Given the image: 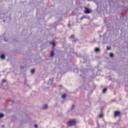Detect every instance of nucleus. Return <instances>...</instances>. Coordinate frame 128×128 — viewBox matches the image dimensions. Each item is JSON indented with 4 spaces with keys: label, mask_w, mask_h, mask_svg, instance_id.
<instances>
[{
    "label": "nucleus",
    "mask_w": 128,
    "mask_h": 128,
    "mask_svg": "<svg viewBox=\"0 0 128 128\" xmlns=\"http://www.w3.org/2000/svg\"><path fill=\"white\" fill-rule=\"evenodd\" d=\"M4 114H0V118H4Z\"/></svg>",
    "instance_id": "9b49d317"
},
{
    "label": "nucleus",
    "mask_w": 128,
    "mask_h": 128,
    "mask_svg": "<svg viewBox=\"0 0 128 128\" xmlns=\"http://www.w3.org/2000/svg\"><path fill=\"white\" fill-rule=\"evenodd\" d=\"M84 13H85V14H90V11L89 10L88 8H85Z\"/></svg>",
    "instance_id": "7ed1b4c3"
},
{
    "label": "nucleus",
    "mask_w": 128,
    "mask_h": 128,
    "mask_svg": "<svg viewBox=\"0 0 128 128\" xmlns=\"http://www.w3.org/2000/svg\"><path fill=\"white\" fill-rule=\"evenodd\" d=\"M84 18H86V16H83L81 17L80 18V20H84Z\"/></svg>",
    "instance_id": "4468645a"
},
{
    "label": "nucleus",
    "mask_w": 128,
    "mask_h": 128,
    "mask_svg": "<svg viewBox=\"0 0 128 128\" xmlns=\"http://www.w3.org/2000/svg\"><path fill=\"white\" fill-rule=\"evenodd\" d=\"M110 58H113L114 57V54L112 53L110 54Z\"/></svg>",
    "instance_id": "ddd939ff"
},
{
    "label": "nucleus",
    "mask_w": 128,
    "mask_h": 128,
    "mask_svg": "<svg viewBox=\"0 0 128 128\" xmlns=\"http://www.w3.org/2000/svg\"><path fill=\"white\" fill-rule=\"evenodd\" d=\"M4 58H5L4 55L2 54L0 56V58H2V60L4 59Z\"/></svg>",
    "instance_id": "9d476101"
},
{
    "label": "nucleus",
    "mask_w": 128,
    "mask_h": 128,
    "mask_svg": "<svg viewBox=\"0 0 128 128\" xmlns=\"http://www.w3.org/2000/svg\"><path fill=\"white\" fill-rule=\"evenodd\" d=\"M66 96V94H64L63 95H62V98H64V100Z\"/></svg>",
    "instance_id": "0eeeda50"
},
{
    "label": "nucleus",
    "mask_w": 128,
    "mask_h": 128,
    "mask_svg": "<svg viewBox=\"0 0 128 128\" xmlns=\"http://www.w3.org/2000/svg\"><path fill=\"white\" fill-rule=\"evenodd\" d=\"M54 56V51H52L50 52V56L52 57Z\"/></svg>",
    "instance_id": "20e7f679"
},
{
    "label": "nucleus",
    "mask_w": 128,
    "mask_h": 128,
    "mask_svg": "<svg viewBox=\"0 0 128 128\" xmlns=\"http://www.w3.org/2000/svg\"><path fill=\"white\" fill-rule=\"evenodd\" d=\"M50 44H52V46H56V43H54V42H52L50 43Z\"/></svg>",
    "instance_id": "f8f14e48"
},
{
    "label": "nucleus",
    "mask_w": 128,
    "mask_h": 128,
    "mask_svg": "<svg viewBox=\"0 0 128 128\" xmlns=\"http://www.w3.org/2000/svg\"><path fill=\"white\" fill-rule=\"evenodd\" d=\"M34 127H35V128H38V125L35 124V125H34Z\"/></svg>",
    "instance_id": "aec40b11"
},
{
    "label": "nucleus",
    "mask_w": 128,
    "mask_h": 128,
    "mask_svg": "<svg viewBox=\"0 0 128 128\" xmlns=\"http://www.w3.org/2000/svg\"><path fill=\"white\" fill-rule=\"evenodd\" d=\"M35 72H36V70L34 69V68L31 70H30L31 74H34Z\"/></svg>",
    "instance_id": "6e6552de"
},
{
    "label": "nucleus",
    "mask_w": 128,
    "mask_h": 128,
    "mask_svg": "<svg viewBox=\"0 0 128 128\" xmlns=\"http://www.w3.org/2000/svg\"><path fill=\"white\" fill-rule=\"evenodd\" d=\"M107 90H108V89H107L106 88H104V89H103V90H102L103 94H104V92H106Z\"/></svg>",
    "instance_id": "1a4fd4ad"
},
{
    "label": "nucleus",
    "mask_w": 128,
    "mask_h": 128,
    "mask_svg": "<svg viewBox=\"0 0 128 128\" xmlns=\"http://www.w3.org/2000/svg\"><path fill=\"white\" fill-rule=\"evenodd\" d=\"M48 108V104H46L43 106V110H46Z\"/></svg>",
    "instance_id": "39448f33"
},
{
    "label": "nucleus",
    "mask_w": 128,
    "mask_h": 128,
    "mask_svg": "<svg viewBox=\"0 0 128 128\" xmlns=\"http://www.w3.org/2000/svg\"><path fill=\"white\" fill-rule=\"evenodd\" d=\"M102 114H100V115H99V118H102Z\"/></svg>",
    "instance_id": "6ab92c4d"
},
{
    "label": "nucleus",
    "mask_w": 128,
    "mask_h": 128,
    "mask_svg": "<svg viewBox=\"0 0 128 128\" xmlns=\"http://www.w3.org/2000/svg\"><path fill=\"white\" fill-rule=\"evenodd\" d=\"M120 116V112L115 111L114 112V116L116 118V116Z\"/></svg>",
    "instance_id": "f03ea898"
},
{
    "label": "nucleus",
    "mask_w": 128,
    "mask_h": 128,
    "mask_svg": "<svg viewBox=\"0 0 128 128\" xmlns=\"http://www.w3.org/2000/svg\"><path fill=\"white\" fill-rule=\"evenodd\" d=\"M2 82H6V80L5 79H3Z\"/></svg>",
    "instance_id": "f3484780"
},
{
    "label": "nucleus",
    "mask_w": 128,
    "mask_h": 128,
    "mask_svg": "<svg viewBox=\"0 0 128 128\" xmlns=\"http://www.w3.org/2000/svg\"><path fill=\"white\" fill-rule=\"evenodd\" d=\"M106 48L108 50H110V46H107Z\"/></svg>",
    "instance_id": "2eb2a0df"
},
{
    "label": "nucleus",
    "mask_w": 128,
    "mask_h": 128,
    "mask_svg": "<svg viewBox=\"0 0 128 128\" xmlns=\"http://www.w3.org/2000/svg\"><path fill=\"white\" fill-rule=\"evenodd\" d=\"M76 122V120H70L68 122H67V124L68 126H74Z\"/></svg>",
    "instance_id": "f257e3e1"
},
{
    "label": "nucleus",
    "mask_w": 128,
    "mask_h": 128,
    "mask_svg": "<svg viewBox=\"0 0 128 128\" xmlns=\"http://www.w3.org/2000/svg\"><path fill=\"white\" fill-rule=\"evenodd\" d=\"M74 105H72V110L74 109Z\"/></svg>",
    "instance_id": "a211bd4d"
},
{
    "label": "nucleus",
    "mask_w": 128,
    "mask_h": 128,
    "mask_svg": "<svg viewBox=\"0 0 128 128\" xmlns=\"http://www.w3.org/2000/svg\"><path fill=\"white\" fill-rule=\"evenodd\" d=\"M2 128H4V126H2Z\"/></svg>",
    "instance_id": "412c9836"
},
{
    "label": "nucleus",
    "mask_w": 128,
    "mask_h": 128,
    "mask_svg": "<svg viewBox=\"0 0 128 128\" xmlns=\"http://www.w3.org/2000/svg\"><path fill=\"white\" fill-rule=\"evenodd\" d=\"M74 38V36L73 34V35H72L70 36V38Z\"/></svg>",
    "instance_id": "dca6fc26"
},
{
    "label": "nucleus",
    "mask_w": 128,
    "mask_h": 128,
    "mask_svg": "<svg viewBox=\"0 0 128 128\" xmlns=\"http://www.w3.org/2000/svg\"><path fill=\"white\" fill-rule=\"evenodd\" d=\"M94 50L96 52H100V48H95Z\"/></svg>",
    "instance_id": "423d86ee"
}]
</instances>
